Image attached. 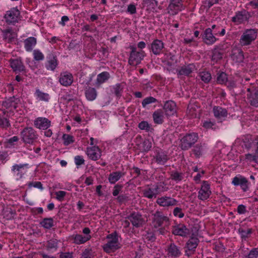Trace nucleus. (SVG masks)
<instances>
[{"label":"nucleus","mask_w":258,"mask_h":258,"mask_svg":"<svg viewBox=\"0 0 258 258\" xmlns=\"http://www.w3.org/2000/svg\"><path fill=\"white\" fill-rule=\"evenodd\" d=\"M198 139L197 133L186 134L180 139L179 146L182 150H188L198 141Z\"/></svg>","instance_id":"1"},{"label":"nucleus","mask_w":258,"mask_h":258,"mask_svg":"<svg viewBox=\"0 0 258 258\" xmlns=\"http://www.w3.org/2000/svg\"><path fill=\"white\" fill-rule=\"evenodd\" d=\"M152 223L155 228H159L163 224L165 226H168L170 224V219L167 216H165L162 212L156 211L152 214Z\"/></svg>","instance_id":"2"},{"label":"nucleus","mask_w":258,"mask_h":258,"mask_svg":"<svg viewBox=\"0 0 258 258\" xmlns=\"http://www.w3.org/2000/svg\"><path fill=\"white\" fill-rule=\"evenodd\" d=\"M130 48L131 50L128 62L129 64L136 66L139 64L145 56V52L143 50L138 51L137 48L134 46H131Z\"/></svg>","instance_id":"3"},{"label":"nucleus","mask_w":258,"mask_h":258,"mask_svg":"<svg viewBox=\"0 0 258 258\" xmlns=\"http://www.w3.org/2000/svg\"><path fill=\"white\" fill-rule=\"evenodd\" d=\"M257 30L255 29H248L245 30L242 34L239 40L241 46L250 45L252 42L256 38Z\"/></svg>","instance_id":"4"},{"label":"nucleus","mask_w":258,"mask_h":258,"mask_svg":"<svg viewBox=\"0 0 258 258\" xmlns=\"http://www.w3.org/2000/svg\"><path fill=\"white\" fill-rule=\"evenodd\" d=\"M108 239L107 243L103 246V250L107 253L115 251L119 248L117 235L116 233H111L107 236Z\"/></svg>","instance_id":"5"},{"label":"nucleus","mask_w":258,"mask_h":258,"mask_svg":"<svg viewBox=\"0 0 258 258\" xmlns=\"http://www.w3.org/2000/svg\"><path fill=\"white\" fill-rule=\"evenodd\" d=\"M22 141L25 144H31L37 139L36 132L31 127H25L21 132Z\"/></svg>","instance_id":"6"},{"label":"nucleus","mask_w":258,"mask_h":258,"mask_svg":"<svg viewBox=\"0 0 258 258\" xmlns=\"http://www.w3.org/2000/svg\"><path fill=\"white\" fill-rule=\"evenodd\" d=\"M199 240L195 236L191 237L186 242L184 247L185 255L188 257L194 254L196 251V249L198 245Z\"/></svg>","instance_id":"7"},{"label":"nucleus","mask_w":258,"mask_h":258,"mask_svg":"<svg viewBox=\"0 0 258 258\" xmlns=\"http://www.w3.org/2000/svg\"><path fill=\"white\" fill-rule=\"evenodd\" d=\"M128 220L131 222L133 226L139 228L143 226L145 223V220L142 215L139 212H133L128 217Z\"/></svg>","instance_id":"8"},{"label":"nucleus","mask_w":258,"mask_h":258,"mask_svg":"<svg viewBox=\"0 0 258 258\" xmlns=\"http://www.w3.org/2000/svg\"><path fill=\"white\" fill-rule=\"evenodd\" d=\"M211 195L210 185L207 181H204L198 192V199L202 201H205L207 200Z\"/></svg>","instance_id":"9"},{"label":"nucleus","mask_w":258,"mask_h":258,"mask_svg":"<svg viewBox=\"0 0 258 258\" xmlns=\"http://www.w3.org/2000/svg\"><path fill=\"white\" fill-rule=\"evenodd\" d=\"M172 233L174 235L187 237L189 234V230L183 224H178L172 226Z\"/></svg>","instance_id":"10"},{"label":"nucleus","mask_w":258,"mask_h":258,"mask_svg":"<svg viewBox=\"0 0 258 258\" xmlns=\"http://www.w3.org/2000/svg\"><path fill=\"white\" fill-rule=\"evenodd\" d=\"M177 201L170 197L166 196L158 198L156 200V203L160 207H169L176 206Z\"/></svg>","instance_id":"11"},{"label":"nucleus","mask_w":258,"mask_h":258,"mask_svg":"<svg viewBox=\"0 0 258 258\" xmlns=\"http://www.w3.org/2000/svg\"><path fill=\"white\" fill-rule=\"evenodd\" d=\"M20 12L16 8H13L6 12L4 18L8 24H14L18 21Z\"/></svg>","instance_id":"12"},{"label":"nucleus","mask_w":258,"mask_h":258,"mask_svg":"<svg viewBox=\"0 0 258 258\" xmlns=\"http://www.w3.org/2000/svg\"><path fill=\"white\" fill-rule=\"evenodd\" d=\"M201 36L203 41L207 45H212L218 40L210 28H207Z\"/></svg>","instance_id":"13"},{"label":"nucleus","mask_w":258,"mask_h":258,"mask_svg":"<svg viewBox=\"0 0 258 258\" xmlns=\"http://www.w3.org/2000/svg\"><path fill=\"white\" fill-rule=\"evenodd\" d=\"M74 82L73 75L68 72H63L60 74L59 82L64 87L70 86Z\"/></svg>","instance_id":"14"},{"label":"nucleus","mask_w":258,"mask_h":258,"mask_svg":"<svg viewBox=\"0 0 258 258\" xmlns=\"http://www.w3.org/2000/svg\"><path fill=\"white\" fill-rule=\"evenodd\" d=\"M161 186H162L161 184L159 185H157L153 188L147 186L142 190L143 196L149 199L156 198L157 196L159 194V189H160Z\"/></svg>","instance_id":"15"},{"label":"nucleus","mask_w":258,"mask_h":258,"mask_svg":"<svg viewBox=\"0 0 258 258\" xmlns=\"http://www.w3.org/2000/svg\"><path fill=\"white\" fill-rule=\"evenodd\" d=\"M247 99L250 105L258 107V90L254 88H247Z\"/></svg>","instance_id":"16"},{"label":"nucleus","mask_w":258,"mask_h":258,"mask_svg":"<svg viewBox=\"0 0 258 258\" xmlns=\"http://www.w3.org/2000/svg\"><path fill=\"white\" fill-rule=\"evenodd\" d=\"M232 183L235 186L240 185L244 192L248 189V181L245 177L241 175L234 177Z\"/></svg>","instance_id":"17"},{"label":"nucleus","mask_w":258,"mask_h":258,"mask_svg":"<svg viewBox=\"0 0 258 258\" xmlns=\"http://www.w3.org/2000/svg\"><path fill=\"white\" fill-rule=\"evenodd\" d=\"M183 9L182 1L181 0H172L168 6L169 13L172 15H175Z\"/></svg>","instance_id":"18"},{"label":"nucleus","mask_w":258,"mask_h":258,"mask_svg":"<svg viewBox=\"0 0 258 258\" xmlns=\"http://www.w3.org/2000/svg\"><path fill=\"white\" fill-rule=\"evenodd\" d=\"M9 63L11 68L16 73L21 72L25 70V66L20 58H11L9 60Z\"/></svg>","instance_id":"19"},{"label":"nucleus","mask_w":258,"mask_h":258,"mask_svg":"<svg viewBox=\"0 0 258 258\" xmlns=\"http://www.w3.org/2000/svg\"><path fill=\"white\" fill-rule=\"evenodd\" d=\"M34 126L40 130H46L51 125V121L45 117H39L34 121Z\"/></svg>","instance_id":"20"},{"label":"nucleus","mask_w":258,"mask_h":258,"mask_svg":"<svg viewBox=\"0 0 258 258\" xmlns=\"http://www.w3.org/2000/svg\"><path fill=\"white\" fill-rule=\"evenodd\" d=\"M20 100L19 98H16L15 96L10 97L3 102V106L6 108L13 111L18 107V104L20 103Z\"/></svg>","instance_id":"21"},{"label":"nucleus","mask_w":258,"mask_h":258,"mask_svg":"<svg viewBox=\"0 0 258 258\" xmlns=\"http://www.w3.org/2000/svg\"><path fill=\"white\" fill-rule=\"evenodd\" d=\"M167 255L168 257L172 258L179 257L181 255V252L180 247H178L174 243H171L169 245L166 250Z\"/></svg>","instance_id":"22"},{"label":"nucleus","mask_w":258,"mask_h":258,"mask_svg":"<svg viewBox=\"0 0 258 258\" xmlns=\"http://www.w3.org/2000/svg\"><path fill=\"white\" fill-rule=\"evenodd\" d=\"M89 158L93 161H96L99 159L101 156L100 149L97 146H93L88 147L86 151Z\"/></svg>","instance_id":"23"},{"label":"nucleus","mask_w":258,"mask_h":258,"mask_svg":"<svg viewBox=\"0 0 258 258\" xmlns=\"http://www.w3.org/2000/svg\"><path fill=\"white\" fill-rule=\"evenodd\" d=\"M28 168V164H15L12 166V171L17 176V179H19L22 177L26 169Z\"/></svg>","instance_id":"24"},{"label":"nucleus","mask_w":258,"mask_h":258,"mask_svg":"<svg viewBox=\"0 0 258 258\" xmlns=\"http://www.w3.org/2000/svg\"><path fill=\"white\" fill-rule=\"evenodd\" d=\"M2 32L4 39L9 43L14 41L17 37V33L11 28L2 30Z\"/></svg>","instance_id":"25"},{"label":"nucleus","mask_w":258,"mask_h":258,"mask_svg":"<svg viewBox=\"0 0 258 258\" xmlns=\"http://www.w3.org/2000/svg\"><path fill=\"white\" fill-rule=\"evenodd\" d=\"M163 109L167 116H172L176 112V105L175 103L172 101H167L164 104Z\"/></svg>","instance_id":"26"},{"label":"nucleus","mask_w":258,"mask_h":258,"mask_svg":"<svg viewBox=\"0 0 258 258\" xmlns=\"http://www.w3.org/2000/svg\"><path fill=\"white\" fill-rule=\"evenodd\" d=\"M163 48L164 43L159 39L154 40L151 44V50L155 55L160 54Z\"/></svg>","instance_id":"27"},{"label":"nucleus","mask_w":258,"mask_h":258,"mask_svg":"<svg viewBox=\"0 0 258 258\" xmlns=\"http://www.w3.org/2000/svg\"><path fill=\"white\" fill-rule=\"evenodd\" d=\"M213 111L214 116L218 119L225 118L228 115L227 110L219 106H214Z\"/></svg>","instance_id":"28"},{"label":"nucleus","mask_w":258,"mask_h":258,"mask_svg":"<svg viewBox=\"0 0 258 258\" xmlns=\"http://www.w3.org/2000/svg\"><path fill=\"white\" fill-rule=\"evenodd\" d=\"M154 158L158 164L162 165L164 164L168 159L166 154L161 150L156 151V154Z\"/></svg>","instance_id":"29"},{"label":"nucleus","mask_w":258,"mask_h":258,"mask_svg":"<svg viewBox=\"0 0 258 258\" xmlns=\"http://www.w3.org/2000/svg\"><path fill=\"white\" fill-rule=\"evenodd\" d=\"M195 66L193 64H189L187 66H183L177 70L178 76H188L195 70Z\"/></svg>","instance_id":"30"},{"label":"nucleus","mask_w":258,"mask_h":258,"mask_svg":"<svg viewBox=\"0 0 258 258\" xmlns=\"http://www.w3.org/2000/svg\"><path fill=\"white\" fill-rule=\"evenodd\" d=\"M164 112L161 109H158L153 113V118L155 123L162 124L164 122Z\"/></svg>","instance_id":"31"},{"label":"nucleus","mask_w":258,"mask_h":258,"mask_svg":"<svg viewBox=\"0 0 258 258\" xmlns=\"http://www.w3.org/2000/svg\"><path fill=\"white\" fill-rule=\"evenodd\" d=\"M74 243L76 244H82L85 243L91 238V235L83 236L81 234H76L73 235Z\"/></svg>","instance_id":"32"},{"label":"nucleus","mask_w":258,"mask_h":258,"mask_svg":"<svg viewBox=\"0 0 258 258\" xmlns=\"http://www.w3.org/2000/svg\"><path fill=\"white\" fill-rule=\"evenodd\" d=\"M231 57L236 62H241L244 59L243 52L241 49L236 48L232 50Z\"/></svg>","instance_id":"33"},{"label":"nucleus","mask_w":258,"mask_h":258,"mask_svg":"<svg viewBox=\"0 0 258 258\" xmlns=\"http://www.w3.org/2000/svg\"><path fill=\"white\" fill-rule=\"evenodd\" d=\"M247 20L245 12H238L232 18V21L236 24H241Z\"/></svg>","instance_id":"34"},{"label":"nucleus","mask_w":258,"mask_h":258,"mask_svg":"<svg viewBox=\"0 0 258 258\" xmlns=\"http://www.w3.org/2000/svg\"><path fill=\"white\" fill-rule=\"evenodd\" d=\"M124 173L121 171L113 172L109 174L108 176V181L111 184H114L118 181L121 177L123 176Z\"/></svg>","instance_id":"35"},{"label":"nucleus","mask_w":258,"mask_h":258,"mask_svg":"<svg viewBox=\"0 0 258 258\" xmlns=\"http://www.w3.org/2000/svg\"><path fill=\"white\" fill-rule=\"evenodd\" d=\"M24 46L27 51H31L37 43L36 38L33 37H30L24 41Z\"/></svg>","instance_id":"36"},{"label":"nucleus","mask_w":258,"mask_h":258,"mask_svg":"<svg viewBox=\"0 0 258 258\" xmlns=\"http://www.w3.org/2000/svg\"><path fill=\"white\" fill-rule=\"evenodd\" d=\"M204 145V144L200 143L194 147L191 151L196 158H200L202 156L205 151Z\"/></svg>","instance_id":"37"},{"label":"nucleus","mask_w":258,"mask_h":258,"mask_svg":"<svg viewBox=\"0 0 258 258\" xmlns=\"http://www.w3.org/2000/svg\"><path fill=\"white\" fill-rule=\"evenodd\" d=\"M97 91L95 88L88 87L85 90V96L87 99L90 101H93L97 97Z\"/></svg>","instance_id":"38"},{"label":"nucleus","mask_w":258,"mask_h":258,"mask_svg":"<svg viewBox=\"0 0 258 258\" xmlns=\"http://www.w3.org/2000/svg\"><path fill=\"white\" fill-rule=\"evenodd\" d=\"M110 77V75L107 72H103L98 75L96 84V85L99 86L100 84L104 83Z\"/></svg>","instance_id":"39"},{"label":"nucleus","mask_w":258,"mask_h":258,"mask_svg":"<svg viewBox=\"0 0 258 258\" xmlns=\"http://www.w3.org/2000/svg\"><path fill=\"white\" fill-rule=\"evenodd\" d=\"M57 65V61L56 56H52V58L48 60L46 64V68L47 70L54 71Z\"/></svg>","instance_id":"40"},{"label":"nucleus","mask_w":258,"mask_h":258,"mask_svg":"<svg viewBox=\"0 0 258 258\" xmlns=\"http://www.w3.org/2000/svg\"><path fill=\"white\" fill-rule=\"evenodd\" d=\"M143 5L148 9L151 10H155L158 5V3L156 0H144Z\"/></svg>","instance_id":"41"},{"label":"nucleus","mask_w":258,"mask_h":258,"mask_svg":"<svg viewBox=\"0 0 258 258\" xmlns=\"http://www.w3.org/2000/svg\"><path fill=\"white\" fill-rule=\"evenodd\" d=\"M41 225L45 229H50L53 226V219L52 218H44L41 222Z\"/></svg>","instance_id":"42"},{"label":"nucleus","mask_w":258,"mask_h":258,"mask_svg":"<svg viewBox=\"0 0 258 258\" xmlns=\"http://www.w3.org/2000/svg\"><path fill=\"white\" fill-rule=\"evenodd\" d=\"M200 79L205 83H208L211 80V74L207 71H202L199 75Z\"/></svg>","instance_id":"43"},{"label":"nucleus","mask_w":258,"mask_h":258,"mask_svg":"<svg viewBox=\"0 0 258 258\" xmlns=\"http://www.w3.org/2000/svg\"><path fill=\"white\" fill-rule=\"evenodd\" d=\"M183 175L182 173L173 171L170 174V178L176 182H178L183 179Z\"/></svg>","instance_id":"44"},{"label":"nucleus","mask_w":258,"mask_h":258,"mask_svg":"<svg viewBox=\"0 0 258 258\" xmlns=\"http://www.w3.org/2000/svg\"><path fill=\"white\" fill-rule=\"evenodd\" d=\"M157 102V100L152 96H149L144 98L142 102V106L144 108L147 107L149 104Z\"/></svg>","instance_id":"45"},{"label":"nucleus","mask_w":258,"mask_h":258,"mask_svg":"<svg viewBox=\"0 0 258 258\" xmlns=\"http://www.w3.org/2000/svg\"><path fill=\"white\" fill-rule=\"evenodd\" d=\"M36 94L37 97V98L39 99V100L47 101L49 99V95L48 94L44 93L42 92L39 90H36Z\"/></svg>","instance_id":"46"},{"label":"nucleus","mask_w":258,"mask_h":258,"mask_svg":"<svg viewBox=\"0 0 258 258\" xmlns=\"http://www.w3.org/2000/svg\"><path fill=\"white\" fill-rule=\"evenodd\" d=\"M222 58V53L218 49H214L213 50L212 59L215 61H217Z\"/></svg>","instance_id":"47"},{"label":"nucleus","mask_w":258,"mask_h":258,"mask_svg":"<svg viewBox=\"0 0 258 258\" xmlns=\"http://www.w3.org/2000/svg\"><path fill=\"white\" fill-rule=\"evenodd\" d=\"M62 139L65 145H69L74 142L73 136L68 134H64L62 136Z\"/></svg>","instance_id":"48"},{"label":"nucleus","mask_w":258,"mask_h":258,"mask_svg":"<svg viewBox=\"0 0 258 258\" xmlns=\"http://www.w3.org/2000/svg\"><path fill=\"white\" fill-rule=\"evenodd\" d=\"M227 81V75L224 73L222 72L219 74L217 78V81L219 84H224Z\"/></svg>","instance_id":"49"},{"label":"nucleus","mask_w":258,"mask_h":258,"mask_svg":"<svg viewBox=\"0 0 258 258\" xmlns=\"http://www.w3.org/2000/svg\"><path fill=\"white\" fill-rule=\"evenodd\" d=\"M33 54L34 59L37 61L42 60L44 58V55L39 50H34L33 51Z\"/></svg>","instance_id":"50"},{"label":"nucleus","mask_w":258,"mask_h":258,"mask_svg":"<svg viewBox=\"0 0 258 258\" xmlns=\"http://www.w3.org/2000/svg\"><path fill=\"white\" fill-rule=\"evenodd\" d=\"M245 258H258V248H252Z\"/></svg>","instance_id":"51"},{"label":"nucleus","mask_w":258,"mask_h":258,"mask_svg":"<svg viewBox=\"0 0 258 258\" xmlns=\"http://www.w3.org/2000/svg\"><path fill=\"white\" fill-rule=\"evenodd\" d=\"M46 247L47 249H56L57 247V241L56 239H51L48 241Z\"/></svg>","instance_id":"52"},{"label":"nucleus","mask_w":258,"mask_h":258,"mask_svg":"<svg viewBox=\"0 0 258 258\" xmlns=\"http://www.w3.org/2000/svg\"><path fill=\"white\" fill-rule=\"evenodd\" d=\"M10 126V123L9 122V120L6 118H0V127L4 128L7 129L8 127H9Z\"/></svg>","instance_id":"53"},{"label":"nucleus","mask_w":258,"mask_h":258,"mask_svg":"<svg viewBox=\"0 0 258 258\" xmlns=\"http://www.w3.org/2000/svg\"><path fill=\"white\" fill-rule=\"evenodd\" d=\"M80 258H93L92 250L89 248L85 249L83 251Z\"/></svg>","instance_id":"54"},{"label":"nucleus","mask_w":258,"mask_h":258,"mask_svg":"<svg viewBox=\"0 0 258 258\" xmlns=\"http://www.w3.org/2000/svg\"><path fill=\"white\" fill-rule=\"evenodd\" d=\"M173 214L174 216L182 218L184 217V214L182 212V209L179 207H176L174 209Z\"/></svg>","instance_id":"55"},{"label":"nucleus","mask_w":258,"mask_h":258,"mask_svg":"<svg viewBox=\"0 0 258 258\" xmlns=\"http://www.w3.org/2000/svg\"><path fill=\"white\" fill-rule=\"evenodd\" d=\"M67 192L64 191L59 190L55 192L56 199L59 201H62L64 197L66 196Z\"/></svg>","instance_id":"56"},{"label":"nucleus","mask_w":258,"mask_h":258,"mask_svg":"<svg viewBox=\"0 0 258 258\" xmlns=\"http://www.w3.org/2000/svg\"><path fill=\"white\" fill-rule=\"evenodd\" d=\"M138 127L141 130H144L146 131H149L150 126L149 124V123L145 121H141L138 125Z\"/></svg>","instance_id":"57"},{"label":"nucleus","mask_w":258,"mask_h":258,"mask_svg":"<svg viewBox=\"0 0 258 258\" xmlns=\"http://www.w3.org/2000/svg\"><path fill=\"white\" fill-rule=\"evenodd\" d=\"M122 87L120 84H116L113 88L114 92L117 96H120L122 92Z\"/></svg>","instance_id":"58"},{"label":"nucleus","mask_w":258,"mask_h":258,"mask_svg":"<svg viewBox=\"0 0 258 258\" xmlns=\"http://www.w3.org/2000/svg\"><path fill=\"white\" fill-rule=\"evenodd\" d=\"M122 188V185H119V184L115 185L113 187V191H112L113 196L114 197L117 196L119 194V193L120 192Z\"/></svg>","instance_id":"59"},{"label":"nucleus","mask_w":258,"mask_h":258,"mask_svg":"<svg viewBox=\"0 0 258 258\" xmlns=\"http://www.w3.org/2000/svg\"><path fill=\"white\" fill-rule=\"evenodd\" d=\"M151 148V142L148 140H145L143 142V150L147 152L149 151Z\"/></svg>","instance_id":"60"},{"label":"nucleus","mask_w":258,"mask_h":258,"mask_svg":"<svg viewBox=\"0 0 258 258\" xmlns=\"http://www.w3.org/2000/svg\"><path fill=\"white\" fill-rule=\"evenodd\" d=\"M75 163L77 165H81L84 164L85 160L81 156H77L75 157Z\"/></svg>","instance_id":"61"},{"label":"nucleus","mask_w":258,"mask_h":258,"mask_svg":"<svg viewBox=\"0 0 258 258\" xmlns=\"http://www.w3.org/2000/svg\"><path fill=\"white\" fill-rule=\"evenodd\" d=\"M252 232V229L251 228H248L246 230H241V234L242 237L244 238H247L248 237L249 235H250Z\"/></svg>","instance_id":"62"},{"label":"nucleus","mask_w":258,"mask_h":258,"mask_svg":"<svg viewBox=\"0 0 258 258\" xmlns=\"http://www.w3.org/2000/svg\"><path fill=\"white\" fill-rule=\"evenodd\" d=\"M215 123L210 120H206L203 122V126L206 129L211 128L214 125Z\"/></svg>","instance_id":"63"},{"label":"nucleus","mask_w":258,"mask_h":258,"mask_svg":"<svg viewBox=\"0 0 258 258\" xmlns=\"http://www.w3.org/2000/svg\"><path fill=\"white\" fill-rule=\"evenodd\" d=\"M128 200V197L126 195H120L117 198V201L119 203H124Z\"/></svg>","instance_id":"64"}]
</instances>
